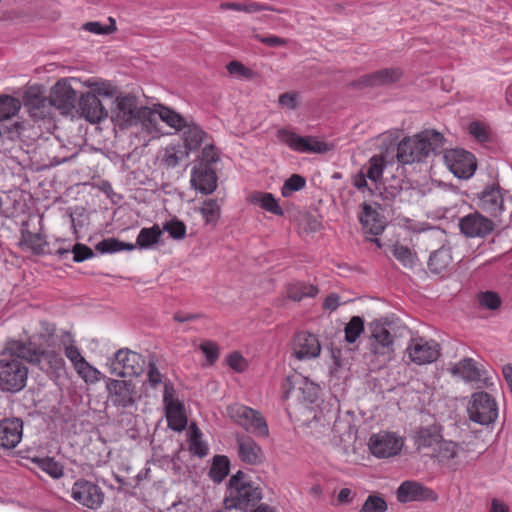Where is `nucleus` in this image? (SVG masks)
I'll use <instances>...</instances> for the list:
<instances>
[{"label": "nucleus", "mask_w": 512, "mask_h": 512, "mask_svg": "<svg viewBox=\"0 0 512 512\" xmlns=\"http://www.w3.org/2000/svg\"><path fill=\"white\" fill-rule=\"evenodd\" d=\"M262 498L263 492L261 487L250 480L246 473L239 470L229 478L226 484L223 506L226 510L235 509L248 512Z\"/></svg>", "instance_id": "nucleus-1"}, {"label": "nucleus", "mask_w": 512, "mask_h": 512, "mask_svg": "<svg viewBox=\"0 0 512 512\" xmlns=\"http://www.w3.org/2000/svg\"><path fill=\"white\" fill-rule=\"evenodd\" d=\"M444 137L435 130H424L412 137H405L397 146V160L401 164H412L439 153L443 149Z\"/></svg>", "instance_id": "nucleus-2"}, {"label": "nucleus", "mask_w": 512, "mask_h": 512, "mask_svg": "<svg viewBox=\"0 0 512 512\" xmlns=\"http://www.w3.org/2000/svg\"><path fill=\"white\" fill-rule=\"evenodd\" d=\"M11 354L21 357L26 361L37 365L48 375H59L64 370L65 361L55 351H44L36 348L32 343L11 341L8 343Z\"/></svg>", "instance_id": "nucleus-3"}, {"label": "nucleus", "mask_w": 512, "mask_h": 512, "mask_svg": "<svg viewBox=\"0 0 512 512\" xmlns=\"http://www.w3.org/2000/svg\"><path fill=\"white\" fill-rule=\"evenodd\" d=\"M23 358L16 356L10 360L0 361V389L15 393L21 391L28 378V368Z\"/></svg>", "instance_id": "nucleus-4"}, {"label": "nucleus", "mask_w": 512, "mask_h": 512, "mask_svg": "<svg viewBox=\"0 0 512 512\" xmlns=\"http://www.w3.org/2000/svg\"><path fill=\"white\" fill-rule=\"evenodd\" d=\"M467 413L472 422L488 426L498 418V404L489 393L475 392L468 402Z\"/></svg>", "instance_id": "nucleus-5"}, {"label": "nucleus", "mask_w": 512, "mask_h": 512, "mask_svg": "<svg viewBox=\"0 0 512 512\" xmlns=\"http://www.w3.org/2000/svg\"><path fill=\"white\" fill-rule=\"evenodd\" d=\"M228 414L238 425L247 432L259 436L269 435L266 420L259 411L241 404H233L228 407Z\"/></svg>", "instance_id": "nucleus-6"}, {"label": "nucleus", "mask_w": 512, "mask_h": 512, "mask_svg": "<svg viewBox=\"0 0 512 512\" xmlns=\"http://www.w3.org/2000/svg\"><path fill=\"white\" fill-rule=\"evenodd\" d=\"M107 366L118 377L138 376L144 371L145 361L139 353L123 348L108 360Z\"/></svg>", "instance_id": "nucleus-7"}, {"label": "nucleus", "mask_w": 512, "mask_h": 512, "mask_svg": "<svg viewBox=\"0 0 512 512\" xmlns=\"http://www.w3.org/2000/svg\"><path fill=\"white\" fill-rule=\"evenodd\" d=\"M70 497L85 508L97 510L103 504L105 494L95 482L80 478L72 484Z\"/></svg>", "instance_id": "nucleus-8"}, {"label": "nucleus", "mask_w": 512, "mask_h": 512, "mask_svg": "<svg viewBox=\"0 0 512 512\" xmlns=\"http://www.w3.org/2000/svg\"><path fill=\"white\" fill-rule=\"evenodd\" d=\"M405 440L396 432L380 431L369 439V450L379 459L397 456L403 449Z\"/></svg>", "instance_id": "nucleus-9"}, {"label": "nucleus", "mask_w": 512, "mask_h": 512, "mask_svg": "<svg viewBox=\"0 0 512 512\" xmlns=\"http://www.w3.org/2000/svg\"><path fill=\"white\" fill-rule=\"evenodd\" d=\"M443 160L449 171L460 179L471 178L477 168L474 155L464 149L446 150L443 154Z\"/></svg>", "instance_id": "nucleus-10"}, {"label": "nucleus", "mask_w": 512, "mask_h": 512, "mask_svg": "<svg viewBox=\"0 0 512 512\" xmlns=\"http://www.w3.org/2000/svg\"><path fill=\"white\" fill-rule=\"evenodd\" d=\"M406 352L411 362L416 365H426L439 358L440 346L435 340L417 337L410 340Z\"/></svg>", "instance_id": "nucleus-11"}, {"label": "nucleus", "mask_w": 512, "mask_h": 512, "mask_svg": "<svg viewBox=\"0 0 512 512\" xmlns=\"http://www.w3.org/2000/svg\"><path fill=\"white\" fill-rule=\"evenodd\" d=\"M106 387L112 404L117 408L131 407L140 398L131 380L108 379Z\"/></svg>", "instance_id": "nucleus-12"}, {"label": "nucleus", "mask_w": 512, "mask_h": 512, "mask_svg": "<svg viewBox=\"0 0 512 512\" xmlns=\"http://www.w3.org/2000/svg\"><path fill=\"white\" fill-rule=\"evenodd\" d=\"M112 120L121 129L136 126V117L140 106L137 98L131 94L119 95L114 101Z\"/></svg>", "instance_id": "nucleus-13"}, {"label": "nucleus", "mask_w": 512, "mask_h": 512, "mask_svg": "<svg viewBox=\"0 0 512 512\" xmlns=\"http://www.w3.org/2000/svg\"><path fill=\"white\" fill-rule=\"evenodd\" d=\"M359 220L367 239L381 248L382 244L377 236L384 231L386 219L379 213V207L376 204L364 203Z\"/></svg>", "instance_id": "nucleus-14"}, {"label": "nucleus", "mask_w": 512, "mask_h": 512, "mask_svg": "<svg viewBox=\"0 0 512 512\" xmlns=\"http://www.w3.org/2000/svg\"><path fill=\"white\" fill-rule=\"evenodd\" d=\"M277 138L292 150L301 153H325L329 150L325 142L318 141L311 136H299L284 128L277 131Z\"/></svg>", "instance_id": "nucleus-15"}, {"label": "nucleus", "mask_w": 512, "mask_h": 512, "mask_svg": "<svg viewBox=\"0 0 512 512\" xmlns=\"http://www.w3.org/2000/svg\"><path fill=\"white\" fill-rule=\"evenodd\" d=\"M396 498L400 503L408 502H435L438 499L437 493L414 480H406L400 484L396 491Z\"/></svg>", "instance_id": "nucleus-16"}, {"label": "nucleus", "mask_w": 512, "mask_h": 512, "mask_svg": "<svg viewBox=\"0 0 512 512\" xmlns=\"http://www.w3.org/2000/svg\"><path fill=\"white\" fill-rule=\"evenodd\" d=\"M459 228L466 237L483 238L494 230V223L479 212H474L459 220Z\"/></svg>", "instance_id": "nucleus-17"}, {"label": "nucleus", "mask_w": 512, "mask_h": 512, "mask_svg": "<svg viewBox=\"0 0 512 512\" xmlns=\"http://www.w3.org/2000/svg\"><path fill=\"white\" fill-rule=\"evenodd\" d=\"M218 177L207 163L198 162L191 171V187L202 194H212L217 188Z\"/></svg>", "instance_id": "nucleus-18"}, {"label": "nucleus", "mask_w": 512, "mask_h": 512, "mask_svg": "<svg viewBox=\"0 0 512 512\" xmlns=\"http://www.w3.org/2000/svg\"><path fill=\"white\" fill-rule=\"evenodd\" d=\"M321 353V345L316 335L301 331L293 341L292 355L298 360H310Z\"/></svg>", "instance_id": "nucleus-19"}, {"label": "nucleus", "mask_w": 512, "mask_h": 512, "mask_svg": "<svg viewBox=\"0 0 512 512\" xmlns=\"http://www.w3.org/2000/svg\"><path fill=\"white\" fill-rule=\"evenodd\" d=\"M76 98V91L64 80L58 81L49 94L51 107L57 108L62 114H69L72 111Z\"/></svg>", "instance_id": "nucleus-20"}, {"label": "nucleus", "mask_w": 512, "mask_h": 512, "mask_svg": "<svg viewBox=\"0 0 512 512\" xmlns=\"http://www.w3.org/2000/svg\"><path fill=\"white\" fill-rule=\"evenodd\" d=\"M163 402L166 410V418L169 428L174 431H182L187 425V417L185 415L184 406L172 395L168 385H165Z\"/></svg>", "instance_id": "nucleus-21"}, {"label": "nucleus", "mask_w": 512, "mask_h": 512, "mask_svg": "<svg viewBox=\"0 0 512 512\" xmlns=\"http://www.w3.org/2000/svg\"><path fill=\"white\" fill-rule=\"evenodd\" d=\"M24 105L35 119H44L51 114L49 96H46L39 87L28 88L24 94Z\"/></svg>", "instance_id": "nucleus-22"}, {"label": "nucleus", "mask_w": 512, "mask_h": 512, "mask_svg": "<svg viewBox=\"0 0 512 512\" xmlns=\"http://www.w3.org/2000/svg\"><path fill=\"white\" fill-rule=\"evenodd\" d=\"M478 206L491 216H498L504 210L502 189L497 184L487 186L479 195Z\"/></svg>", "instance_id": "nucleus-23"}, {"label": "nucleus", "mask_w": 512, "mask_h": 512, "mask_svg": "<svg viewBox=\"0 0 512 512\" xmlns=\"http://www.w3.org/2000/svg\"><path fill=\"white\" fill-rule=\"evenodd\" d=\"M79 111L81 116L91 123H98L108 116L107 110L95 93L92 92L81 95L79 99Z\"/></svg>", "instance_id": "nucleus-24"}, {"label": "nucleus", "mask_w": 512, "mask_h": 512, "mask_svg": "<svg viewBox=\"0 0 512 512\" xmlns=\"http://www.w3.org/2000/svg\"><path fill=\"white\" fill-rule=\"evenodd\" d=\"M23 422L19 418L0 420V447L12 449L22 439Z\"/></svg>", "instance_id": "nucleus-25"}, {"label": "nucleus", "mask_w": 512, "mask_h": 512, "mask_svg": "<svg viewBox=\"0 0 512 512\" xmlns=\"http://www.w3.org/2000/svg\"><path fill=\"white\" fill-rule=\"evenodd\" d=\"M236 443L238 456L242 462L250 465H258L263 462V450L251 437L237 435Z\"/></svg>", "instance_id": "nucleus-26"}, {"label": "nucleus", "mask_w": 512, "mask_h": 512, "mask_svg": "<svg viewBox=\"0 0 512 512\" xmlns=\"http://www.w3.org/2000/svg\"><path fill=\"white\" fill-rule=\"evenodd\" d=\"M384 167V158L382 156H373L369 161L366 172L361 173L354 180V186H356L358 189L364 188L367 186L366 179H368L373 185L376 186L377 182L382 178Z\"/></svg>", "instance_id": "nucleus-27"}, {"label": "nucleus", "mask_w": 512, "mask_h": 512, "mask_svg": "<svg viewBox=\"0 0 512 512\" xmlns=\"http://www.w3.org/2000/svg\"><path fill=\"white\" fill-rule=\"evenodd\" d=\"M402 74V70L399 68H384L364 76L361 80H359V85L378 86L392 84L398 81Z\"/></svg>", "instance_id": "nucleus-28"}, {"label": "nucleus", "mask_w": 512, "mask_h": 512, "mask_svg": "<svg viewBox=\"0 0 512 512\" xmlns=\"http://www.w3.org/2000/svg\"><path fill=\"white\" fill-rule=\"evenodd\" d=\"M371 347L375 354L385 355L390 353L393 345V337L388 329L380 324L372 326Z\"/></svg>", "instance_id": "nucleus-29"}, {"label": "nucleus", "mask_w": 512, "mask_h": 512, "mask_svg": "<svg viewBox=\"0 0 512 512\" xmlns=\"http://www.w3.org/2000/svg\"><path fill=\"white\" fill-rule=\"evenodd\" d=\"M136 126L140 125L143 131H146L148 134H157L159 133L158 129V104L153 107L140 106V111H138L136 117Z\"/></svg>", "instance_id": "nucleus-30"}, {"label": "nucleus", "mask_w": 512, "mask_h": 512, "mask_svg": "<svg viewBox=\"0 0 512 512\" xmlns=\"http://www.w3.org/2000/svg\"><path fill=\"white\" fill-rule=\"evenodd\" d=\"M441 437L440 430L436 426L420 428L415 432L414 444L417 450L431 449L433 451Z\"/></svg>", "instance_id": "nucleus-31"}, {"label": "nucleus", "mask_w": 512, "mask_h": 512, "mask_svg": "<svg viewBox=\"0 0 512 512\" xmlns=\"http://www.w3.org/2000/svg\"><path fill=\"white\" fill-rule=\"evenodd\" d=\"M298 380L299 384L294 391V396L305 405L314 404L319 399L321 388L305 377L301 376Z\"/></svg>", "instance_id": "nucleus-32"}, {"label": "nucleus", "mask_w": 512, "mask_h": 512, "mask_svg": "<svg viewBox=\"0 0 512 512\" xmlns=\"http://www.w3.org/2000/svg\"><path fill=\"white\" fill-rule=\"evenodd\" d=\"M451 372L466 382H477L482 377L480 368L472 358H465L459 361L452 367Z\"/></svg>", "instance_id": "nucleus-33"}, {"label": "nucleus", "mask_w": 512, "mask_h": 512, "mask_svg": "<svg viewBox=\"0 0 512 512\" xmlns=\"http://www.w3.org/2000/svg\"><path fill=\"white\" fill-rule=\"evenodd\" d=\"M183 130L184 149L188 152L197 150L206 137V133L193 122H187V126L183 127Z\"/></svg>", "instance_id": "nucleus-34"}, {"label": "nucleus", "mask_w": 512, "mask_h": 512, "mask_svg": "<svg viewBox=\"0 0 512 512\" xmlns=\"http://www.w3.org/2000/svg\"><path fill=\"white\" fill-rule=\"evenodd\" d=\"M452 263V256L449 248L442 247L434 251L428 261V267L432 273L440 274Z\"/></svg>", "instance_id": "nucleus-35"}, {"label": "nucleus", "mask_w": 512, "mask_h": 512, "mask_svg": "<svg viewBox=\"0 0 512 512\" xmlns=\"http://www.w3.org/2000/svg\"><path fill=\"white\" fill-rule=\"evenodd\" d=\"M331 355L333 358V362L335 367L332 370V373L338 378H347V376H343L342 372L350 370V358H351V350L349 348L340 349L336 347L331 348Z\"/></svg>", "instance_id": "nucleus-36"}, {"label": "nucleus", "mask_w": 512, "mask_h": 512, "mask_svg": "<svg viewBox=\"0 0 512 512\" xmlns=\"http://www.w3.org/2000/svg\"><path fill=\"white\" fill-rule=\"evenodd\" d=\"M230 471V461L225 455H216L213 457L211 467L209 469V477L215 483H221Z\"/></svg>", "instance_id": "nucleus-37"}, {"label": "nucleus", "mask_w": 512, "mask_h": 512, "mask_svg": "<svg viewBox=\"0 0 512 512\" xmlns=\"http://www.w3.org/2000/svg\"><path fill=\"white\" fill-rule=\"evenodd\" d=\"M250 201L253 204L260 205L261 208L275 215L281 216L284 213L271 193L255 192L251 195Z\"/></svg>", "instance_id": "nucleus-38"}, {"label": "nucleus", "mask_w": 512, "mask_h": 512, "mask_svg": "<svg viewBox=\"0 0 512 512\" xmlns=\"http://www.w3.org/2000/svg\"><path fill=\"white\" fill-rule=\"evenodd\" d=\"M162 236V230L158 225L150 228H142L137 236L135 247L147 249L157 244Z\"/></svg>", "instance_id": "nucleus-39"}, {"label": "nucleus", "mask_w": 512, "mask_h": 512, "mask_svg": "<svg viewBox=\"0 0 512 512\" xmlns=\"http://www.w3.org/2000/svg\"><path fill=\"white\" fill-rule=\"evenodd\" d=\"M459 446L453 441L444 440L441 437L439 443L433 450V456L436 457L439 462L446 463L454 459L458 455Z\"/></svg>", "instance_id": "nucleus-40"}, {"label": "nucleus", "mask_w": 512, "mask_h": 512, "mask_svg": "<svg viewBox=\"0 0 512 512\" xmlns=\"http://www.w3.org/2000/svg\"><path fill=\"white\" fill-rule=\"evenodd\" d=\"M158 115L159 120L176 130H182L187 126L188 121L184 117L164 105L158 104Z\"/></svg>", "instance_id": "nucleus-41"}, {"label": "nucleus", "mask_w": 512, "mask_h": 512, "mask_svg": "<svg viewBox=\"0 0 512 512\" xmlns=\"http://www.w3.org/2000/svg\"><path fill=\"white\" fill-rule=\"evenodd\" d=\"M199 211L206 225L215 226L221 216V204L216 199H207Z\"/></svg>", "instance_id": "nucleus-42"}, {"label": "nucleus", "mask_w": 512, "mask_h": 512, "mask_svg": "<svg viewBox=\"0 0 512 512\" xmlns=\"http://www.w3.org/2000/svg\"><path fill=\"white\" fill-rule=\"evenodd\" d=\"M318 293V288L312 284L304 282H297L288 286V298L293 301H301L305 297H315Z\"/></svg>", "instance_id": "nucleus-43"}, {"label": "nucleus", "mask_w": 512, "mask_h": 512, "mask_svg": "<svg viewBox=\"0 0 512 512\" xmlns=\"http://www.w3.org/2000/svg\"><path fill=\"white\" fill-rule=\"evenodd\" d=\"M95 248L100 253L105 254L115 253L122 250L132 251L135 249V245L132 243L122 242L116 238H108L98 242Z\"/></svg>", "instance_id": "nucleus-44"}, {"label": "nucleus", "mask_w": 512, "mask_h": 512, "mask_svg": "<svg viewBox=\"0 0 512 512\" xmlns=\"http://www.w3.org/2000/svg\"><path fill=\"white\" fill-rule=\"evenodd\" d=\"M392 254L404 267L416 266L417 256L409 247L396 243L392 248Z\"/></svg>", "instance_id": "nucleus-45"}, {"label": "nucleus", "mask_w": 512, "mask_h": 512, "mask_svg": "<svg viewBox=\"0 0 512 512\" xmlns=\"http://www.w3.org/2000/svg\"><path fill=\"white\" fill-rule=\"evenodd\" d=\"M22 243H24L34 254H43L47 241L44 236L39 233L30 231H22Z\"/></svg>", "instance_id": "nucleus-46"}, {"label": "nucleus", "mask_w": 512, "mask_h": 512, "mask_svg": "<svg viewBox=\"0 0 512 512\" xmlns=\"http://www.w3.org/2000/svg\"><path fill=\"white\" fill-rule=\"evenodd\" d=\"M21 103L18 99L9 96H0V121L6 120L14 116L20 109Z\"/></svg>", "instance_id": "nucleus-47"}, {"label": "nucleus", "mask_w": 512, "mask_h": 512, "mask_svg": "<svg viewBox=\"0 0 512 512\" xmlns=\"http://www.w3.org/2000/svg\"><path fill=\"white\" fill-rule=\"evenodd\" d=\"M189 152L186 149H182L180 146L170 145L165 149L163 156V163L169 167H176L181 160L188 157Z\"/></svg>", "instance_id": "nucleus-48"}, {"label": "nucleus", "mask_w": 512, "mask_h": 512, "mask_svg": "<svg viewBox=\"0 0 512 512\" xmlns=\"http://www.w3.org/2000/svg\"><path fill=\"white\" fill-rule=\"evenodd\" d=\"M306 186V179L299 174H292L283 184L281 195L288 198L293 192L300 191Z\"/></svg>", "instance_id": "nucleus-49"}, {"label": "nucleus", "mask_w": 512, "mask_h": 512, "mask_svg": "<svg viewBox=\"0 0 512 512\" xmlns=\"http://www.w3.org/2000/svg\"><path fill=\"white\" fill-rule=\"evenodd\" d=\"M201 432L199 428L193 424L191 426L190 444L189 449L191 453L199 457H204L207 452V446L200 440Z\"/></svg>", "instance_id": "nucleus-50"}, {"label": "nucleus", "mask_w": 512, "mask_h": 512, "mask_svg": "<svg viewBox=\"0 0 512 512\" xmlns=\"http://www.w3.org/2000/svg\"><path fill=\"white\" fill-rule=\"evenodd\" d=\"M163 231L175 240H182L186 236V225L179 219L173 218L163 224Z\"/></svg>", "instance_id": "nucleus-51"}, {"label": "nucleus", "mask_w": 512, "mask_h": 512, "mask_svg": "<svg viewBox=\"0 0 512 512\" xmlns=\"http://www.w3.org/2000/svg\"><path fill=\"white\" fill-rule=\"evenodd\" d=\"M37 463L39 468L49 474L51 477L58 479L63 476V466L53 458H42L39 459Z\"/></svg>", "instance_id": "nucleus-52"}, {"label": "nucleus", "mask_w": 512, "mask_h": 512, "mask_svg": "<svg viewBox=\"0 0 512 512\" xmlns=\"http://www.w3.org/2000/svg\"><path fill=\"white\" fill-rule=\"evenodd\" d=\"M387 503L385 499L378 495H369L362 505L360 512H385Z\"/></svg>", "instance_id": "nucleus-53"}, {"label": "nucleus", "mask_w": 512, "mask_h": 512, "mask_svg": "<svg viewBox=\"0 0 512 512\" xmlns=\"http://www.w3.org/2000/svg\"><path fill=\"white\" fill-rule=\"evenodd\" d=\"M480 306L490 310H496L501 305V299L496 292L486 291L478 295Z\"/></svg>", "instance_id": "nucleus-54"}, {"label": "nucleus", "mask_w": 512, "mask_h": 512, "mask_svg": "<svg viewBox=\"0 0 512 512\" xmlns=\"http://www.w3.org/2000/svg\"><path fill=\"white\" fill-rule=\"evenodd\" d=\"M109 26H104L99 22H87L83 25V29L95 34L107 35L116 31V22L112 17H109Z\"/></svg>", "instance_id": "nucleus-55"}, {"label": "nucleus", "mask_w": 512, "mask_h": 512, "mask_svg": "<svg viewBox=\"0 0 512 512\" xmlns=\"http://www.w3.org/2000/svg\"><path fill=\"white\" fill-rule=\"evenodd\" d=\"M86 86L93 89V92L103 96L112 97L114 95V88L109 82L105 81H86Z\"/></svg>", "instance_id": "nucleus-56"}, {"label": "nucleus", "mask_w": 512, "mask_h": 512, "mask_svg": "<svg viewBox=\"0 0 512 512\" xmlns=\"http://www.w3.org/2000/svg\"><path fill=\"white\" fill-rule=\"evenodd\" d=\"M73 261L74 262H83L87 259H90L94 256L93 250L86 246L85 244L77 243L72 248Z\"/></svg>", "instance_id": "nucleus-57"}, {"label": "nucleus", "mask_w": 512, "mask_h": 512, "mask_svg": "<svg viewBox=\"0 0 512 512\" xmlns=\"http://www.w3.org/2000/svg\"><path fill=\"white\" fill-rule=\"evenodd\" d=\"M65 355L73 363L77 371L80 370L83 365H87V361L81 355L79 349L73 345L65 348Z\"/></svg>", "instance_id": "nucleus-58"}, {"label": "nucleus", "mask_w": 512, "mask_h": 512, "mask_svg": "<svg viewBox=\"0 0 512 512\" xmlns=\"http://www.w3.org/2000/svg\"><path fill=\"white\" fill-rule=\"evenodd\" d=\"M300 377L301 375L293 374L285 378V380L282 383V393L285 399L289 398L292 395L294 396V391L299 384L298 378Z\"/></svg>", "instance_id": "nucleus-59"}, {"label": "nucleus", "mask_w": 512, "mask_h": 512, "mask_svg": "<svg viewBox=\"0 0 512 512\" xmlns=\"http://www.w3.org/2000/svg\"><path fill=\"white\" fill-rule=\"evenodd\" d=\"M202 352L205 354L209 364H213L219 357V348L212 341H205L200 345Z\"/></svg>", "instance_id": "nucleus-60"}, {"label": "nucleus", "mask_w": 512, "mask_h": 512, "mask_svg": "<svg viewBox=\"0 0 512 512\" xmlns=\"http://www.w3.org/2000/svg\"><path fill=\"white\" fill-rule=\"evenodd\" d=\"M469 132L481 142L487 141L489 139V132L487 127L480 122H471L469 125Z\"/></svg>", "instance_id": "nucleus-61"}, {"label": "nucleus", "mask_w": 512, "mask_h": 512, "mask_svg": "<svg viewBox=\"0 0 512 512\" xmlns=\"http://www.w3.org/2000/svg\"><path fill=\"white\" fill-rule=\"evenodd\" d=\"M79 375H81L84 380L96 382L100 380L101 373L94 367H92L88 362L87 365H83L80 370L77 371Z\"/></svg>", "instance_id": "nucleus-62"}, {"label": "nucleus", "mask_w": 512, "mask_h": 512, "mask_svg": "<svg viewBox=\"0 0 512 512\" xmlns=\"http://www.w3.org/2000/svg\"><path fill=\"white\" fill-rule=\"evenodd\" d=\"M227 70L232 75H238L245 78H248L252 75L251 70L246 68L242 63L238 61L229 62L227 64Z\"/></svg>", "instance_id": "nucleus-63"}, {"label": "nucleus", "mask_w": 512, "mask_h": 512, "mask_svg": "<svg viewBox=\"0 0 512 512\" xmlns=\"http://www.w3.org/2000/svg\"><path fill=\"white\" fill-rule=\"evenodd\" d=\"M228 365L237 372H242L246 368V361L241 354L234 352L227 357Z\"/></svg>", "instance_id": "nucleus-64"}]
</instances>
